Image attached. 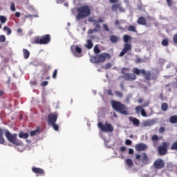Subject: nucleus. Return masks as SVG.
<instances>
[{"label":"nucleus","instance_id":"nucleus-4","mask_svg":"<svg viewBox=\"0 0 177 177\" xmlns=\"http://www.w3.org/2000/svg\"><path fill=\"white\" fill-rule=\"evenodd\" d=\"M77 15L76 16V20H82L90 16L91 8L88 6H82L77 8Z\"/></svg>","mask_w":177,"mask_h":177},{"label":"nucleus","instance_id":"nucleus-16","mask_svg":"<svg viewBox=\"0 0 177 177\" xmlns=\"http://www.w3.org/2000/svg\"><path fill=\"white\" fill-rule=\"evenodd\" d=\"M88 21L90 23H93V25L95 26H100L99 23H104V20H103V19L102 18H99L98 20H95V19L93 18H89L88 19Z\"/></svg>","mask_w":177,"mask_h":177},{"label":"nucleus","instance_id":"nucleus-60","mask_svg":"<svg viewBox=\"0 0 177 177\" xmlns=\"http://www.w3.org/2000/svg\"><path fill=\"white\" fill-rule=\"evenodd\" d=\"M17 31L19 34H20L23 30L21 28H18Z\"/></svg>","mask_w":177,"mask_h":177},{"label":"nucleus","instance_id":"nucleus-2","mask_svg":"<svg viewBox=\"0 0 177 177\" xmlns=\"http://www.w3.org/2000/svg\"><path fill=\"white\" fill-rule=\"evenodd\" d=\"M3 133H5V136L10 143H12V145H15V146H21L22 142L21 140H17V133L12 134L9 130L2 128H0V145H5Z\"/></svg>","mask_w":177,"mask_h":177},{"label":"nucleus","instance_id":"nucleus-63","mask_svg":"<svg viewBox=\"0 0 177 177\" xmlns=\"http://www.w3.org/2000/svg\"><path fill=\"white\" fill-rule=\"evenodd\" d=\"M63 2V0H57V3H62Z\"/></svg>","mask_w":177,"mask_h":177},{"label":"nucleus","instance_id":"nucleus-54","mask_svg":"<svg viewBox=\"0 0 177 177\" xmlns=\"http://www.w3.org/2000/svg\"><path fill=\"white\" fill-rule=\"evenodd\" d=\"M21 15V14L19 12H15V17H20V16Z\"/></svg>","mask_w":177,"mask_h":177},{"label":"nucleus","instance_id":"nucleus-47","mask_svg":"<svg viewBox=\"0 0 177 177\" xmlns=\"http://www.w3.org/2000/svg\"><path fill=\"white\" fill-rule=\"evenodd\" d=\"M173 41L174 44H177V33L173 36Z\"/></svg>","mask_w":177,"mask_h":177},{"label":"nucleus","instance_id":"nucleus-49","mask_svg":"<svg viewBox=\"0 0 177 177\" xmlns=\"http://www.w3.org/2000/svg\"><path fill=\"white\" fill-rule=\"evenodd\" d=\"M103 28H104V30H105V31H110V29L109 28V26H107L106 24H103Z\"/></svg>","mask_w":177,"mask_h":177},{"label":"nucleus","instance_id":"nucleus-43","mask_svg":"<svg viewBox=\"0 0 177 177\" xmlns=\"http://www.w3.org/2000/svg\"><path fill=\"white\" fill-rule=\"evenodd\" d=\"M94 52L96 54L100 53V49H99V47H97V46H95Z\"/></svg>","mask_w":177,"mask_h":177},{"label":"nucleus","instance_id":"nucleus-13","mask_svg":"<svg viewBox=\"0 0 177 177\" xmlns=\"http://www.w3.org/2000/svg\"><path fill=\"white\" fill-rule=\"evenodd\" d=\"M147 145L145 143H138L136 145V151H145V150H147Z\"/></svg>","mask_w":177,"mask_h":177},{"label":"nucleus","instance_id":"nucleus-7","mask_svg":"<svg viewBox=\"0 0 177 177\" xmlns=\"http://www.w3.org/2000/svg\"><path fill=\"white\" fill-rule=\"evenodd\" d=\"M97 127L102 132H113V131H114V127L111 123H109V122H105L104 124H103L102 122H100L97 124Z\"/></svg>","mask_w":177,"mask_h":177},{"label":"nucleus","instance_id":"nucleus-61","mask_svg":"<svg viewBox=\"0 0 177 177\" xmlns=\"http://www.w3.org/2000/svg\"><path fill=\"white\" fill-rule=\"evenodd\" d=\"M138 103H143V100L142 98H140L138 100Z\"/></svg>","mask_w":177,"mask_h":177},{"label":"nucleus","instance_id":"nucleus-41","mask_svg":"<svg viewBox=\"0 0 177 177\" xmlns=\"http://www.w3.org/2000/svg\"><path fill=\"white\" fill-rule=\"evenodd\" d=\"M140 111L141 115L142 117H147V113H146V111H145V109H141V110Z\"/></svg>","mask_w":177,"mask_h":177},{"label":"nucleus","instance_id":"nucleus-51","mask_svg":"<svg viewBox=\"0 0 177 177\" xmlns=\"http://www.w3.org/2000/svg\"><path fill=\"white\" fill-rule=\"evenodd\" d=\"M136 63H137V64L142 63V58L138 57V58L136 59Z\"/></svg>","mask_w":177,"mask_h":177},{"label":"nucleus","instance_id":"nucleus-11","mask_svg":"<svg viewBox=\"0 0 177 177\" xmlns=\"http://www.w3.org/2000/svg\"><path fill=\"white\" fill-rule=\"evenodd\" d=\"M129 50H132V45L126 43L124 46V48L122 49V50L120 52V57H122V56H124V55H126V53H128Z\"/></svg>","mask_w":177,"mask_h":177},{"label":"nucleus","instance_id":"nucleus-50","mask_svg":"<svg viewBox=\"0 0 177 177\" xmlns=\"http://www.w3.org/2000/svg\"><path fill=\"white\" fill-rule=\"evenodd\" d=\"M48 81H44L41 83V86H46L48 85Z\"/></svg>","mask_w":177,"mask_h":177},{"label":"nucleus","instance_id":"nucleus-53","mask_svg":"<svg viewBox=\"0 0 177 177\" xmlns=\"http://www.w3.org/2000/svg\"><path fill=\"white\" fill-rule=\"evenodd\" d=\"M119 0H109L110 3H117Z\"/></svg>","mask_w":177,"mask_h":177},{"label":"nucleus","instance_id":"nucleus-17","mask_svg":"<svg viewBox=\"0 0 177 177\" xmlns=\"http://www.w3.org/2000/svg\"><path fill=\"white\" fill-rule=\"evenodd\" d=\"M129 120L131 122H132L134 127H139V125H140V120L136 118L131 116L129 118Z\"/></svg>","mask_w":177,"mask_h":177},{"label":"nucleus","instance_id":"nucleus-18","mask_svg":"<svg viewBox=\"0 0 177 177\" xmlns=\"http://www.w3.org/2000/svg\"><path fill=\"white\" fill-rule=\"evenodd\" d=\"M149 101H147V102H144L142 105H140V106H136L135 108V110H136V113L138 114H139V113H140V110H142V109H143L144 107L149 106Z\"/></svg>","mask_w":177,"mask_h":177},{"label":"nucleus","instance_id":"nucleus-27","mask_svg":"<svg viewBox=\"0 0 177 177\" xmlns=\"http://www.w3.org/2000/svg\"><path fill=\"white\" fill-rule=\"evenodd\" d=\"M161 110H162V111H168V104L167 102H164L161 104Z\"/></svg>","mask_w":177,"mask_h":177},{"label":"nucleus","instance_id":"nucleus-32","mask_svg":"<svg viewBox=\"0 0 177 177\" xmlns=\"http://www.w3.org/2000/svg\"><path fill=\"white\" fill-rule=\"evenodd\" d=\"M0 21L2 24H4V23H6L8 21V18L3 15H0Z\"/></svg>","mask_w":177,"mask_h":177},{"label":"nucleus","instance_id":"nucleus-30","mask_svg":"<svg viewBox=\"0 0 177 177\" xmlns=\"http://www.w3.org/2000/svg\"><path fill=\"white\" fill-rule=\"evenodd\" d=\"M142 162L144 164H148L149 163V157H147V155L146 153H143Z\"/></svg>","mask_w":177,"mask_h":177},{"label":"nucleus","instance_id":"nucleus-37","mask_svg":"<svg viewBox=\"0 0 177 177\" xmlns=\"http://www.w3.org/2000/svg\"><path fill=\"white\" fill-rule=\"evenodd\" d=\"M112 66H113V64H111V63L109 62V63L105 64L104 69L105 70H109V68H111Z\"/></svg>","mask_w":177,"mask_h":177},{"label":"nucleus","instance_id":"nucleus-39","mask_svg":"<svg viewBox=\"0 0 177 177\" xmlns=\"http://www.w3.org/2000/svg\"><path fill=\"white\" fill-rule=\"evenodd\" d=\"M50 125H52L53 129L55 131H59V126L56 123H52Z\"/></svg>","mask_w":177,"mask_h":177},{"label":"nucleus","instance_id":"nucleus-9","mask_svg":"<svg viewBox=\"0 0 177 177\" xmlns=\"http://www.w3.org/2000/svg\"><path fill=\"white\" fill-rule=\"evenodd\" d=\"M153 167L156 169H161L165 167V162L161 158H158L154 161Z\"/></svg>","mask_w":177,"mask_h":177},{"label":"nucleus","instance_id":"nucleus-6","mask_svg":"<svg viewBox=\"0 0 177 177\" xmlns=\"http://www.w3.org/2000/svg\"><path fill=\"white\" fill-rule=\"evenodd\" d=\"M50 42V35H45L39 37H35L33 39L32 44L37 45H48Z\"/></svg>","mask_w":177,"mask_h":177},{"label":"nucleus","instance_id":"nucleus-42","mask_svg":"<svg viewBox=\"0 0 177 177\" xmlns=\"http://www.w3.org/2000/svg\"><path fill=\"white\" fill-rule=\"evenodd\" d=\"M167 6H169V8H171L172 7V3H174V2L172 1V0H166Z\"/></svg>","mask_w":177,"mask_h":177},{"label":"nucleus","instance_id":"nucleus-29","mask_svg":"<svg viewBox=\"0 0 177 177\" xmlns=\"http://www.w3.org/2000/svg\"><path fill=\"white\" fill-rule=\"evenodd\" d=\"M128 31H130L131 32H137L136 26H133V25L129 26Z\"/></svg>","mask_w":177,"mask_h":177},{"label":"nucleus","instance_id":"nucleus-38","mask_svg":"<svg viewBox=\"0 0 177 177\" xmlns=\"http://www.w3.org/2000/svg\"><path fill=\"white\" fill-rule=\"evenodd\" d=\"M162 46H168L169 45V42H168V39H165L162 41Z\"/></svg>","mask_w":177,"mask_h":177},{"label":"nucleus","instance_id":"nucleus-14","mask_svg":"<svg viewBox=\"0 0 177 177\" xmlns=\"http://www.w3.org/2000/svg\"><path fill=\"white\" fill-rule=\"evenodd\" d=\"M57 121V115L55 113H51L48 115V125H50L51 124H55Z\"/></svg>","mask_w":177,"mask_h":177},{"label":"nucleus","instance_id":"nucleus-26","mask_svg":"<svg viewBox=\"0 0 177 177\" xmlns=\"http://www.w3.org/2000/svg\"><path fill=\"white\" fill-rule=\"evenodd\" d=\"M169 122L171 124H177V115L170 117Z\"/></svg>","mask_w":177,"mask_h":177},{"label":"nucleus","instance_id":"nucleus-31","mask_svg":"<svg viewBox=\"0 0 177 177\" xmlns=\"http://www.w3.org/2000/svg\"><path fill=\"white\" fill-rule=\"evenodd\" d=\"M125 162L128 167H132L133 165V161H132V160L130 158L127 159Z\"/></svg>","mask_w":177,"mask_h":177},{"label":"nucleus","instance_id":"nucleus-44","mask_svg":"<svg viewBox=\"0 0 177 177\" xmlns=\"http://www.w3.org/2000/svg\"><path fill=\"white\" fill-rule=\"evenodd\" d=\"M5 41H6L5 35H0V42H5Z\"/></svg>","mask_w":177,"mask_h":177},{"label":"nucleus","instance_id":"nucleus-10","mask_svg":"<svg viewBox=\"0 0 177 177\" xmlns=\"http://www.w3.org/2000/svg\"><path fill=\"white\" fill-rule=\"evenodd\" d=\"M111 10L113 12H117V10H119L120 13H125V8H122V6L120 3L113 4Z\"/></svg>","mask_w":177,"mask_h":177},{"label":"nucleus","instance_id":"nucleus-62","mask_svg":"<svg viewBox=\"0 0 177 177\" xmlns=\"http://www.w3.org/2000/svg\"><path fill=\"white\" fill-rule=\"evenodd\" d=\"M160 98L161 99V100H164V95L162 94H161L160 95Z\"/></svg>","mask_w":177,"mask_h":177},{"label":"nucleus","instance_id":"nucleus-36","mask_svg":"<svg viewBox=\"0 0 177 177\" xmlns=\"http://www.w3.org/2000/svg\"><path fill=\"white\" fill-rule=\"evenodd\" d=\"M10 10H12V12H16V7L15 6L14 2L10 3Z\"/></svg>","mask_w":177,"mask_h":177},{"label":"nucleus","instance_id":"nucleus-1","mask_svg":"<svg viewBox=\"0 0 177 177\" xmlns=\"http://www.w3.org/2000/svg\"><path fill=\"white\" fill-rule=\"evenodd\" d=\"M125 71H129L128 68H122L121 74H122V78H124L125 81H135L137 77L136 75H143L145 81H150L151 80V72L150 71H146L145 69H139L138 68H133L132 70L133 73H126Z\"/></svg>","mask_w":177,"mask_h":177},{"label":"nucleus","instance_id":"nucleus-48","mask_svg":"<svg viewBox=\"0 0 177 177\" xmlns=\"http://www.w3.org/2000/svg\"><path fill=\"white\" fill-rule=\"evenodd\" d=\"M165 132V127H160L159 129V133H164Z\"/></svg>","mask_w":177,"mask_h":177},{"label":"nucleus","instance_id":"nucleus-59","mask_svg":"<svg viewBox=\"0 0 177 177\" xmlns=\"http://www.w3.org/2000/svg\"><path fill=\"white\" fill-rule=\"evenodd\" d=\"M136 158L137 159V160H140V155H139V154H137L136 156Z\"/></svg>","mask_w":177,"mask_h":177},{"label":"nucleus","instance_id":"nucleus-40","mask_svg":"<svg viewBox=\"0 0 177 177\" xmlns=\"http://www.w3.org/2000/svg\"><path fill=\"white\" fill-rule=\"evenodd\" d=\"M115 95L118 97H122V96H124V95L122 94V93L116 91H115Z\"/></svg>","mask_w":177,"mask_h":177},{"label":"nucleus","instance_id":"nucleus-55","mask_svg":"<svg viewBox=\"0 0 177 177\" xmlns=\"http://www.w3.org/2000/svg\"><path fill=\"white\" fill-rule=\"evenodd\" d=\"M50 77L48 76L46 77H45V76L43 75V76L41 77V80H50Z\"/></svg>","mask_w":177,"mask_h":177},{"label":"nucleus","instance_id":"nucleus-22","mask_svg":"<svg viewBox=\"0 0 177 177\" xmlns=\"http://www.w3.org/2000/svg\"><path fill=\"white\" fill-rule=\"evenodd\" d=\"M100 25H97V26H95L94 29L88 30V34H93V32H97V31L100 30Z\"/></svg>","mask_w":177,"mask_h":177},{"label":"nucleus","instance_id":"nucleus-12","mask_svg":"<svg viewBox=\"0 0 177 177\" xmlns=\"http://www.w3.org/2000/svg\"><path fill=\"white\" fill-rule=\"evenodd\" d=\"M151 140L153 147H158V145H160V137H158L157 134L152 135L151 136Z\"/></svg>","mask_w":177,"mask_h":177},{"label":"nucleus","instance_id":"nucleus-25","mask_svg":"<svg viewBox=\"0 0 177 177\" xmlns=\"http://www.w3.org/2000/svg\"><path fill=\"white\" fill-rule=\"evenodd\" d=\"M86 42L87 45L86 46V47L87 48V49H92V48H93V42H92V40L88 39Z\"/></svg>","mask_w":177,"mask_h":177},{"label":"nucleus","instance_id":"nucleus-5","mask_svg":"<svg viewBox=\"0 0 177 177\" xmlns=\"http://www.w3.org/2000/svg\"><path fill=\"white\" fill-rule=\"evenodd\" d=\"M106 59H110V54L102 53L100 55L91 57L90 61L91 63H93V64L104 63Z\"/></svg>","mask_w":177,"mask_h":177},{"label":"nucleus","instance_id":"nucleus-34","mask_svg":"<svg viewBox=\"0 0 177 177\" xmlns=\"http://www.w3.org/2000/svg\"><path fill=\"white\" fill-rule=\"evenodd\" d=\"M37 133H39V129H38L30 131V136H35V135H37Z\"/></svg>","mask_w":177,"mask_h":177},{"label":"nucleus","instance_id":"nucleus-19","mask_svg":"<svg viewBox=\"0 0 177 177\" xmlns=\"http://www.w3.org/2000/svg\"><path fill=\"white\" fill-rule=\"evenodd\" d=\"M71 52H73V53H74V52H76V53H79V54L82 53V48H81L78 46H72L71 47Z\"/></svg>","mask_w":177,"mask_h":177},{"label":"nucleus","instance_id":"nucleus-8","mask_svg":"<svg viewBox=\"0 0 177 177\" xmlns=\"http://www.w3.org/2000/svg\"><path fill=\"white\" fill-rule=\"evenodd\" d=\"M169 142H164L161 145L158 147V153L159 156H165L168 154V147H169Z\"/></svg>","mask_w":177,"mask_h":177},{"label":"nucleus","instance_id":"nucleus-33","mask_svg":"<svg viewBox=\"0 0 177 177\" xmlns=\"http://www.w3.org/2000/svg\"><path fill=\"white\" fill-rule=\"evenodd\" d=\"M3 30L6 31L7 35H10V34H12V29L8 28V26H4L3 27Z\"/></svg>","mask_w":177,"mask_h":177},{"label":"nucleus","instance_id":"nucleus-24","mask_svg":"<svg viewBox=\"0 0 177 177\" xmlns=\"http://www.w3.org/2000/svg\"><path fill=\"white\" fill-rule=\"evenodd\" d=\"M23 55H24V59H28V57H30V51H28V50L26 48H24Z\"/></svg>","mask_w":177,"mask_h":177},{"label":"nucleus","instance_id":"nucleus-46","mask_svg":"<svg viewBox=\"0 0 177 177\" xmlns=\"http://www.w3.org/2000/svg\"><path fill=\"white\" fill-rule=\"evenodd\" d=\"M125 144H126L127 146H131V145H132V141H131V140H126Z\"/></svg>","mask_w":177,"mask_h":177},{"label":"nucleus","instance_id":"nucleus-15","mask_svg":"<svg viewBox=\"0 0 177 177\" xmlns=\"http://www.w3.org/2000/svg\"><path fill=\"white\" fill-rule=\"evenodd\" d=\"M32 172L37 175H40V176H45V170L39 167H32Z\"/></svg>","mask_w":177,"mask_h":177},{"label":"nucleus","instance_id":"nucleus-57","mask_svg":"<svg viewBox=\"0 0 177 177\" xmlns=\"http://www.w3.org/2000/svg\"><path fill=\"white\" fill-rule=\"evenodd\" d=\"M129 154H133V150L131 148L129 149Z\"/></svg>","mask_w":177,"mask_h":177},{"label":"nucleus","instance_id":"nucleus-28","mask_svg":"<svg viewBox=\"0 0 177 177\" xmlns=\"http://www.w3.org/2000/svg\"><path fill=\"white\" fill-rule=\"evenodd\" d=\"M129 39H132V37L128 35H124L123 37V41L125 44H128L129 42Z\"/></svg>","mask_w":177,"mask_h":177},{"label":"nucleus","instance_id":"nucleus-64","mask_svg":"<svg viewBox=\"0 0 177 177\" xmlns=\"http://www.w3.org/2000/svg\"><path fill=\"white\" fill-rule=\"evenodd\" d=\"M3 95V91H0V96H2Z\"/></svg>","mask_w":177,"mask_h":177},{"label":"nucleus","instance_id":"nucleus-20","mask_svg":"<svg viewBox=\"0 0 177 177\" xmlns=\"http://www.w3.org/2000/svg\"><path fill=\"white\" fill-rule=\"evenodd\" d=\"M138 24H140V26H147V22L146 21V18L144 17H140L137 20Z\"/></svg>","mask_w":177,"mask_h":177},{"label":"nucleus","instance_id":"nucleus-58","mask_svg":"<svg viewBox=\"0 0 177 177\" xmlns=\"http://www.w3.org/2000/svg\"><path fill=\"white\" fill-rule=\"evenodd\" d=\"M115 26H120V21L119 20H116L115 21Z\"/></svg>","mask_w":177,"mask_h":177},{"label":"nucleus","instance_id":"nucleus-45","mask_svg":"<svg viewBox=\"0 0 177 177\" xmlns=\"http://www.w3.org/2000/svg\"><path fill=\"white\" fill-rule=\"evenodd\" d=\"M57 77V69H55L53 73V78L56 79Z\"/></svg>","mask_w":177,"mask_h":177},{"label":"nucleus","instance_id":"nucleus-56","mask_svg":"<svg viewBox=\"0 0 177 177\" xmlns=\"http://www.w3.org/2000/svg\"><path fill=\"white\" fill-rule=\"evenodd\" d=\"M125 150H127V147H120V151H125Z\"/></svg>","mask_w":177,"mask_h":177},{"label":"nucleus","instance_id":"nucleus-52","mask_svg":"<svg viewBox=\"0 0 177 177\" xmlns=\"http://www.w3.org/2000/svg\"><path fill=\"white\" fill-rule=\"evenodd\" d=\"M108 95H110L111 96H113V91L111 89H109L107 91Z\"/></svg>","mask_w":177,"mask_h":177},{"label":"nucleus","instance_id":"nucleus-35","mask_svg":"<svg viewBox=\"0 0 177 177\" xmlns=\"http://www.w3.org/2000/svg\"><path fill=\"white\" fill-rule=\"evenodd\" d=\"M32 17H38V15L30 14L25 15V19H32Z\"/></svg>","mask_w":177,"mask_h":177},{"label":"nucleus","instance_id":"nucleus-23","mask_svg":"<svg viewBox=\"0 0 177 177\" xmlns=\"http://www.w3.org/2000/svg\"><path fill=\"white\" fill-rule=\"evenodd\" d=\"M19 136L21 139H28L29 134L21 131L19 133Z\"/></svg>","mask_w":177,"mask_h":177},{"label":"nucleus","instance_id":"nucleus-21","mask_svg":"<svg viewBox=\"0 0 177 177\" xmlns=\"http://www.w3.org/2000/svg\"><path fill=\"white\" fill-rule=\"evenodd\" d=\"M109 39L111 42H112V44H117V42L120 41V38H118V37L113 35L110 36Z\"/></svg>","mask_w":177,"mask_h":177},{"label":"nucleus","instance_id":"nucleus-3","mask_svg":"<svg viewBox=\"0 0 177 177\" xmlns=\"http://www.w3.org/2000/svg\"><path fill=\"white\" fill-rule=\"evenodd\" d=\"M111 106L112 109L115 110V111L120 113V114H123V115H128V114H129L128 107L121 102L112 100Z\"/></svg>","mask_w":177,"mask_h":177}]
</instances>
